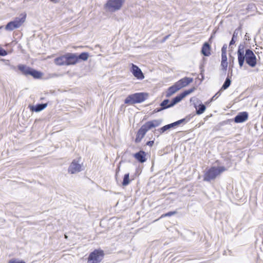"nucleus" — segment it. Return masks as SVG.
I'll list each match as a JSON object with an SVG mask.
<instances>
[{
    "instance_id": "1",
    "label": "nucleus",
    "mask_w": 263,
    "mask_h": 263,
    "mask_svg": "<svg viewBox=\"0 0 263 263\" xmlns=\"http://www.w3.org/2000/svg\"><path fill=\"white\" fill-rule=\"evenodd\" d=\"M226 170L224 166L211 167L205 173L203 177V180L210 182L214 180L220 173Z\"/></svg>"
},
{
    "instance_id": "2",
    "label": "nucleus",
    "mask_w": 263,
    "mask_h": 263,
    "mask_svg": "<svg viewBox=\"0 0 263 263\" xmlns=\"http://www.w3.org/2000/svg\"><path fill=\"white\" fill-rule=\"evenodd\" d=\"M148 94L145 92H138L129 95L124 100L125 104H134L144 101L147 98Z\"/></svg>"
},
{
    "instance_id": "3",
    "label": "nucleus",
    "mask_w": 263,
    "mask_h": 263,
    "mask_svg": "<svg viewBox=\"0 0 263 263\" xmlns=\"http://www.w3.org/2000/svg\"><path fill=\"white\" fill-rule=\"evenodd\" d=\"M18 69L23 74L26 76L30 75L35 79L40 78L42 75V73L41 72L25 65H19L18 66Z\"/></svg>"
},
{
    "instance_id": "4",
    "label": "nucleus",
    "mask_w": 263,
    "mask_h": 263,
    "mask_svg": "<svg viewBox=\"0 0 263 263\" xmlns=\"http://www.w3.org/2000/svg\"><path fill=\"white\" fill-rule=\"evenodd\" d=\"M104 255L103 250H95L89 255L87 263H100L103 259Z\"/></svg>"
},
{
    "instance_id": "5",
    "label": "nucleus",
    "mask_w": 263,
    "mask_h": 263,
    "mask_svg": "<svg viewBox=\"0 0 263 263\" xmlns=\"http://www.w3.org/2000/svg\"><path fill=\"white\" fill-rule=\"evenodd\" d=\"M244 61L246 60V63L251 67H254L257 64L256 57L250 49L245 50V54H243Z\"/></svg>"
},
{
    "instance_id": "6",
    "label": "nucleus",
    "mask_w": 263,
    "mask_h": 263,
    "mask_svg": "<svg viewBox=\"0 0 263 263\" xmlns=\"http://www.w3.org/2000/svg\"><path fill=\"white\" fill-rule=\"evenodd\" d=\"M124 0H108L105 5V8L109 11L114 12L119 10Z\"/></svg>"
},
{
    "instance_id": "7",
    "label": "nucleus",
    "mask_w": 263,
    "mask_h": 263,
    "mask_svg": "<svg viewBox=\"0 0 263 263\" xmlns=\"http://www.w3.org/2000/svg\"><path fill=\"white\" fill-rule=\"evenodd\" d=\"M82 163L81 158L80 157L77 159H74L69 165L68 171L69 173L73 174L82 171Z\"/></svg>"
},
{
    "instance_id": "8",
    "label": "nucleus",
    "mask_w": 263,
    "mask_h": 263,
    "mask_svg": "<svg viewBox=\"0 0 263 263\" xmlns=\"http://www.w3.org/2000/svg\"><path fill=\"white\" fill-rule=\"evenodd\" d=\"M245 54V45L240 44L238 46L237 50L238 62L240 67H242L244 64L243 54Z\"/></svg>"
},
{
    "instance_id": "9",
    "label": "nucleus",
    "mask_w": 263,
    "mask_h": 263,
    "mask_svg": "<svg viewBox=\"0 0 263 263\" xmlns=\"http://www.w3.org/2000/svg\"><path fill=\"white\" fill-rule=\"evenodd\" d=\"M130 71L137 79L142 80L144 78V74L140 68L134 64H132Z\"/></svg>"
},
{
    "instance_id": "10",
    "label": "nucleus",
    "mask_w": 263,
    "mask_h": 263,
    "mask_svg": "<svg viewBox=\"0 0 263 263\" xmlns=\"http://www.w3.org/2000/svg\"><path fill=\"white\" fill-rule=\"evenodd\" d=\"M148 130H149L148 128L146 127L145 124H143L137 132L136 138L135 139V142L136 143L140 142L141 141L142 139L144 137L145 135L146 134V132Z\"/></svg>"
},
{
    "instance_id": "11",
    "label": "nucleus",
    "mask_w": 263,
    "mask_h": 263,
    "mask_svg": "<svg viewBox=\"0 0 263 263\" xmlns=\"http://www.w3.org/2000/svg\"><path fill=\"white\" fill-rule=\"evenodd\" d=\"M66 55V65H74L77 63V54L72 53H67Z\"/></svg>"
},
{
    "instance_id": "12",
    "label": "nucleus",
    "mask_w": 263,
    "mask_h": 263,
    "mask_svg": "<svg viewBox=\"0 0 263 263\" xmlns=\"http://www.w3.org/2000/svg\"><path fill=\"white\" fill-rule=\"evenodd\" d=\"M193 81V79L192 78L184 77L176 82V84L177 85L179 89H180L186 86Z\"/></svg>"
},
{
    "instance_id": "13",
    "label": "nucleus",
    "mask_w": 263,
    "mask_h": 263,
    "mask_svg": "<svg viewBox=\"0 0 263 263\" xmlns=\"http://www.w3.org/2000/svg\"><path fill=\"white\" fill-rule=\"evenodd\" d=\"M248 119V114L246 111H243L239 112L237 115L235 116L234 118V122L235 123H242Z\"/></svg>"
},
{
    "instance_id": "14",
    "label": "nucleus",
    "mask_w": 263,
    "mask_h": 263,
    "mask_svg": "<svg viewBox=\"0 0 263 263\" xmlns=\"http://www.w3.org/2000/svg\"><path fill=\"white\" fill-rule=\"evenodd\" d=\"M162 123V120L158 119V120H153L152 121H148L146 122L144 124L148 128V130H150L152 128H154L159 126Z\"/></svg>"
},
{
    "instance_id": "15",
    "label": "nucleus",
    "mask_w": 263,
    "mask_h": 263,
    "mask_svg": "<svg viewBox=\"0 0 263 263\" xmlns=\"http://www.w3.org/2000/svg\"><path fill=\"white\" fill-rule=\"evenodd\" d=\"M135 159L137 160L140 163H144L146 161L145 158L146 153L143 151H140L139 152L136 153L134 155Z\"/></svg>"
},
{
    "instance_id": "16",
    "label": "nucleus",
    "mask_w": 263,
    "mask_h": 263,
    "mask_svg": "<svg viewBox=\"0 0 263 263\" xmlns=\"http://www.w3.org/2000/svg\"><path fill=\"white\" fill-rule=\"evenodd\" d=\"M27 14L25 13H21L18 17H16L13 21L18 25L20 28L25 22Z\"/></svg>"
},
{
    "instance_id": "17",
    "label": "nucleus",
    "mask_w": 263,
    "mask_h": 263,
    "mask_svg": "<svg viewBox=\"0 0 263 263\" xmlns=\"http://www.w3.org/2000/svg\"><path fill=\"white\" fill-rule=\"evenodd\" d=\"M179 88H178L177 85L176 84V83L172 85V86L170 87L166 92L165 96L167 98H170L173 95H174L175 93H176L177 91H178Z\"/></svg>"
},
{
    "instance_id": "18",
    "label": "nucleus",
    "mask_w": 263,
    "mask_h": 263,
    "mask_svg": "<svg viewBox=\"0 0 263 263\" xmlns=\"http://www.w3.org/2000/svg\"><path fill=\"white\" fill-rule=\"evenodd\" d=\"M47 106V103L37 104L35 105L30 106V109L32 111L39 112L45 109Z\"/></svg>"
},
{
    "instance_id": "19",
    "label": "nucleus",
    "mask_w": 263,
    "mask_h": 263,
    "mask_svg": "<svg viewBox=\"0 0 263 263\" xmlns=\"http://www.w3.org/2000/svg\"><path fill=\"white\" fill-rule=\"evenodd\" d=\"M241 32V28L238 27L236 29L233 34L232 38L230 42L229 47L232 48V46L237 41V37L239 32Z\"/></svg>"
},
{
    "instance_id": "20",
    "label": "nucleus",
    "mask_w": 263,
    "mask_h": 263,
    "mask_svg": "<svg viewBox=\"0 0 263 263\" xmlns=\"http://www.w3.org/2000/svg\"><path fill=\"white\" fill-rule=\"evenodd\" d=\"M54 63L56 65L62 66L66 65V54L59 57L54 59Z\"/></svg>"
},
{
    "instance_id": "21",
    "label": "nucleus",
    "mask_w": 263,
    "mask_h": 263,
    "mask_svg": "<svg viewBox=\"0 0 263 263\" xmlns=\"http://www.w3.org/2000/svg\"><path fill=\"white\" fill-rule=\"evenodd\" d=\"M211 50V47L210 44L205 42L204 43V44L202 46V49H201V53L206 57L209 56L211 54L210 52Z\"/></svg>"
},
{
    "instance_id": "22",
    "label": "nucleus",
    "mask_w": 263,
    "mask_h": 263,
    "mask_svg": "<svg viewBox=\"0 0 263 263\" xmlns=\"http://www.w3.org/2000/svg\"><path fill=\"white\" fill-rule=\"evenodd\" d=\"M182 93L174 97L171 101V106L173 107L178 103L180 102L183 98Z\"/></svg>"
},
{
    "instance_id": "23",
    "label": "nucleus",
    "mask_w": 263,
    "mask_h": 263,
    "mask_svg": "<svg viewBox=\"0 0 263 263\" xmlns=\"http://www.w3.org/2000/svg\"><path fill=\"white\" fill-rule=\"evenodd\" d=\"M194 107H195L196 110V114L198 115L203 114L206 109V107L205 105H204L202 103L199 104L198 106L195 105Z\"/></svg>"
},
{
    "instance_id": "24",
    "label": "nucleus",
    "mask_w": 263,
    "mask_h": 263,
    "mask_svg": "<svg viewBox=\"0 0 263 263\" xmlns=\"http://www.w3.org/2000/svg\"><path fill=\"white\" fill-rule=\"evenodd\" d=\"M18 28V25L13 21L9 22L5 26V29L10 31Z\"/></svg>"
},
{
    "instance_id": "25",
    "label": "nucleus",
    "mask_w": 263,
    "mask_h": 263,
    "mask_svg": "<svg viewBox=\"0 0 263 263\" xmlns=\"http://www.w3.org/2000/svg\"><path fill=\"white\" fill-rule=\"evenodd\" d=\"M170 101L168 99L164 100L160 104V106L164 110L167 108L172 107L171 106Z\"/></svg>"
},
{
    "instance_id": "26",
    "label": "nucleus",
    "mask_w": 263,
    "mask_h": 263,
    "mask_svg": "<svg viewBox=\"0 0 263 263\" xmlns=\"http://www.w3.org/2000/svg\"><path fill=\"white\" fill-rule=\"evenodd\" d=\"M89 57V54L88 52H82L80 53L79 55H77L78 62H79V60L82 61H86Z\"/></svg>"
},
{
    "instance_id": "27",
    "label": "nucleus",
    "mask_w": 263,
    "mask_h": 263,
    "mask_svg": "<svg viewBox=\"0 0 263 263\" xmlns=\"http://www.w3.org/2000/svg\"><path fill=\"white\" fill-rule=\"evenodd\" d=\"M231 83V80L230 78L229 77H227L223 84L222 85V86L220 89V90H226V89H227L230 86Z\"/></svg>"
},
{
    "instance_id": "28",
    "label": "nucleus",
    "mask_w": 263,
    "mask_h": 263,
    "mask_svg": "<svg viewBox=\"0 0 263 263\" xmlns=\"http://www.w3.org/2000/svg\"><path fill=\"white\" fill-rule=\"evenodd\" d=\"M130 179H129V174L127 173L125 174L124 175L123 181L122 182V184L123 186H127L130 183Z\"/></svg>"
},
{
    "instance_id": "29",
    "label": "nucleus",
    "mask_w": 263,
    "mask_h": 263,
    "mask_svg": "<svg viewBox=\"0 0 263 263\" xmlns=\"http://www.w3.org/2000/svg\"><path fill=\"white\" fill-rule=\"evenodd\" d=\"M194 87L189 89L188 90H185V91L182 92V96H184V97H185L186 96L193 92L194 91Z\"/></svg>"
},
{
    "instance_id": "30",
    "label": "nucleus",
    "mask_w": 263,
    "mask_h": 263,
    "mask_svg": "<svg viewBox=\"0 0 263 263\" xmlns=\"http://www.w3.org/2000/svg\"><path fill=\"white\" fill-rule=\"evenodd\" d=\"M176 213H177L176 211L169 212H167V213H166L165 214H162L161 215V218H163V217H165L172 216H173V215H175Z\"/></svg>"
},
{
    "instance_id": "31",
    "label": "nucleus",
    "mask_w": 263,
    "mask_h": 263,
    "mask_svg": "<svg viewBox=\"0 0 263 263\" xmlns=\"http://www.w3.org/2000/svg\"><path fill=\"white\" fill-rule=\"evenodd\" d=\"M170 129V128L168 124H167V125L163 126L162 127L159 128L158 129V130L160 132V133L162 134V133L165 132V131H166V130H168Z\"/></svg>"
},
{
    "instance_id": "32",
    "label": "nucleus",
    "mask_w": 263,
    "mask_h": 263,
    "mask_svg": "<svg viewBox=\"0 0 263 263\" xmlns=\"http://www.w3.org/2000/svg\"><path fill=\"white\" fill-rule=\"evenodd\" d=\"M221 66L222 67L223 70H226L228 67L227 61H221Z\"/></svg>"
},
{
    "instance_id": "33",
    "label": "nucleus",
    "mask_w": 263,
    "mask_h": 263,
    "mask_svg": "<svg viewBox=\"0 0 263 263\" xmlns=\"http://www.w3.org/2000/svg\"><path fill=\"white\" fill-rule=\"evenodd\" d=\"M7 54V52L4 49L0 48V55L5 56Z\"/></svg>"
},
{
    "instance_id": "34",
    "label": "nucleus",
    "mask_w": 263,
    "mask_h": 263,
    "mask_svg": "<svg viewBox=\"0 0 263 263\" xmlns=\"http://www.w3.org/2000/svg\"><path fill=\"white\" fill-rule=\"evenodd\" d=\"M177 121V123H178V124L179 125L181 124H185V123H187V122L188 121L186 119V118H183L181 120H178Z\"/></svg>"
},
{
    "instance_id": "35",
    "label": "nucleus",
    "mask_w": 263,
    "mask_h": 263,
    "mask_svg": "<svg viewBox=\"0 0 263 263\" xmlns=\"http://www.w3.org/2000/svg\"><path fill=\"white\" fill-rule=\"evenodd\" d=\"M220 90L218 92H217L215 95V96H214L211 98V101H213V100H215L216 98H217L219 96H220L221 93H220Z\"/></svg>"
},
{
    "instance_id": "36",
    "label": "nucleus",
    "mask_w": 263,
    "mask_h": 263,
    "mask_svg": "<svg viewBox=\"0 0 263 263\" xmlns=\"http://www.w3.org/2000/svg\"><path fill=\"white\" fill-rule=\"evenodd\" d=\"M227 45L224 44L221 48V53H227Z\"/></svg>"
},
{
    "instance_id": "37",
    "label": "nucleus",
    "mask_w": 263,
    "mask_h": 263,
    "mask_svg": "<svg viewBox=\"0 0 263 263\" xmlns=\"http://www.w3.org/2000/svg\"><path fill=\"white\" fill-rule=\"evenodd\" d=\"M8 263H26V262L22 260L18 261V260H16L15 259H11L8 262Z\"/></svg>"
},
{
    "instance_id": "38",
    "label": "nucleus",
    "mask_w": 263,
    "mask_h": 263,
    "mask_svg": "<svg viewBox=\"0 0 263 263\" xmlns=\"http://www.w3.org/2000/svg\"><path fill=\"white\" fill-rule=\"evenodd\" d=\"M221 61H227V53H221Z\"/></svg>"
},
{
    "instance_id": "39",
    "label": "nucleus",
    "mask_w": 263,
    "mask_h": 263,
    "mask_svg": "<svg viewBox=\"0 0 263 263\" xmlns=\"http://www.w3.org/2000/svg\"><path fill=\"white\" fill-rule=\"evenodd\" d=\"M163 110H164V109L160 106V107H159V108H156L154 110V112H155V113L158 112H160V111H162Z\"/></svg>"
},
{
    "instance_id": "40",
    "label": "nucleus",
    "mask_w": 263,
    "mask_h": 263,
    "mask_svg": "<svg viewBox=\"0 0 263 263\" xmlns=\"http://www.w3.org/2000/svg\"><path fill=\"white\" fill-rule=\"evenodd\" d=\"M170 35H171L170 34H168V35H167L165 36V37L162 39V40L161 41V43H164V42H165L166 41V40H167V39H168V37L170 36Z\"/></svg>"
},
{
    "instance_id": "41",
    "label": "nucleus",
    "mask_w": 263,
    "mask_h": 263,
    "mask_svg": "<svg viewBox=\"0 0 263 263\" xmlns=\"http://www.w3.org/2000/svg\"><path fill=\"white\" fill-rule=\"evenodd\" d=\"M154 141H149L147 142L146 145H148L149 146H152L154 144Z\"/></svg>"
},
{
    "instance_id": "42",
    "label": "nucleus",
    "mask_w": 263,
    "mask_h": 263,
    "mask_svg": "<svg viewBox=\"0 0 263 263\" xmlns=\"http://www.w3.org/2000/svg\"><path fill=\"white\" fill-rule=\"evenodd\" d=\"M2 61H3L5 62V64L6 65L9 66L10 64V61L9 60L3 59V60H2Z\"/></svg>"
},
{
    "instance_id": "43",
    "label": "nucleus",
    "mask_w": 263,
    "mask_h": 263,
    "mask_svg": "<svg viewBox=\"0 0 263 263\" xmlns=\"http://www.w3.org/2000/svg\"><path fill=\"white\" fill-rule=\"evenodd\" d=\"M168 125L170 128L174 127L175 126V125H174V122L172 123H171V124H168Z\"/></svg>"
},
{
    "instance_id": "44",
    "label": "nucleus",
    "mask_w": 263,
    "mask_h": 263,
    "mask_svg": "<svg viewBox=\"0 0 263 263\" xmlns=\"http://www.w3.org/2000/svg\"><path fill=\"white\" fill-rule=\"evenodd\" d=\"M9 66L10 69H12V70L15 69V67L14 65L10 64V65Z\"/></svg>"
},
{
    "instance_id": "45",
    "label": "nucleus",
    "mask_w": 263,
    "mask_h": 263,
    "mask_svg": "<svg viewBox=\"0 0 263 263\" xmlns=\"http://www.w3.org/2000/svg\"><path fill=\"white\" fill-rule=\"evenodd\" d=\"M174 123L175 126L179 125L178 123H177V121L174 122Z\"/></svg>"
},
{
    "instance_id": "46",
    "label": "nucleus",
    "mask_w": 263,
    "mask_h": 263,
    "mask_svg": "<svg viewBox=\"0 0 263 263\" xmlns=\"http://www.w3.org/2000/svg\"><path fill=\"white\" fill-rule=\"evenodd\" d=\"M51 2L54 3H58V1L57 0H50Z\"/></svg>"
}]
</instances>
